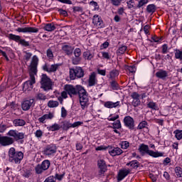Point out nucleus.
<instances>
[{
    "mask_svg": "<svg viewBox=\"0 0 182 182\" xmlns=\"http://www.w3.org/2000/svg\"><path fill=\"white\" fill-rule=\"evenodd\" d=\"M48 107H50V108L58 107V106H59V102L51 100L48 101Z\"/></svg>",
    "mask_w": 182,
    "mask_h": 182,
    "instance_id": "72a5a7b5",
    "label": "nucleus"
},
{
    "mask_svg": "<svg viewBox=\"0 0 182 182\" xmlns=\"http://www.w3.org/2000/svg\"><path fill=\"white\" fill-rule=\"evenodd\" d=\"M8 127L5 124H0V133H4Z\"/></svg>",
    "mask_w": 182,
    "mask_h": 182,
    "instance_id": "0e129e2a",
    "label": "nucleus"
},
{
    "mask_svg": "<svg viewBox=\"0 0 182 182\" xmlns=\"http://www.w3.org/2000/svg\"><path fill=\"white\" fill-rule=\"evenodd\" d=\"M14 143H15V140L14 139V138H11V136H0L1 146H3L4 147H6V146H11V144H14Z\"/></svg>",
    "mask_w": 182,
    "mask_h": 182,
    "instance_id": "1a4fd4ad",
    "label": "nucleus"
},
{
    "mask_svg": "<svg viewBox=\"0 0 182 182\" xmlns=\"http://www.w3.org/2000/svg\"><path fill=\"white\" fill-rule=\"evenodd\" d=\"M119 114H116V115H114V116H112V114L111 115H109V117L107 118V120L109 121V122H114L115 120H117V119H119Z\"/></svg>",
    "mask_w": 182,
    "mask_h": 182,
    "instance_id": "8fccbe9b",
    "label": "nucleus"
},
{
    "mask_svg": "<svg viewBox=\"0 0 182 182\" xmlns=\"http://www.w3.org/2000/svg\"><path fill=\"white\" fill-rule=\"evenodd\" d=\"M121 149L123 150H126L129 149V146H130V144L127 141H123L120 144Z\"/></svg>",
    "mask_w": 182,
    "mask_h": 182,
    "instance_id": "58836bf2",
    "label": "nucleus"
},
{
    "mask_svg": "<svg viewBox=\"0 0 182 182\" xmlns=\"http://www.w3.org/2000/svg\"><path fill=\"white\" fill-rule=\"evenodd\" d=\"M34 106L35 100L33 99L25 100L21 103V108L24 112H27V110H29L31 107H33Z\"/></svg>",
    "mask_w": 182,
    "mask_h": 182,
    "instance_id": "9b49d317",
    "label": "nucleus"
},
{
    "mask_svg": "<svg viewBox=\"0 0 182 182\" xmlns=\"http://www.w3.org/2000/svg\"><path fill=\"white\" fill-rule=\"evenodd\" d=\"M138 150L141 156H144L145 154H148L151 157H154V159H157L158 157H164V152H160L159 151H152L149 148V145H146L144 144H141L139 146Z\"/></svg>",
    "mask_w": 182,
    "mask_h": 182,
    "instance_id": "7ed1b4c3",
    "label": "nucleus"
},
{
    "mask_svg": "<svg viewBox=\"0 0 182 182\" xmlns=\"http://www.w3.org/2000/svg\"><path fill=\"white\" fill-rule=\"evenodd\" d=\"M97 166L100 168L98 171L99 176H103L106 171H107V166L106 165V162L103 159H100L97 161Z\"/></svg>",
    "mask_w": 182,
    "mask_h": 182,
    "instance_id": "4468645a",
    "label": "nucleus"
},
{
    "mask_svg": "<svg viewBox=\"0 0 182 182\" xmlns=\"http://www.w3.org/2000/svg\"><path fill=\"white\" fill-rule=\"evenodd\" d=\"M85 76V71L80 67H75L70 69V78L71 80H75L76 77L80 78Z\"/></svg>",
    "mask_w": 182,
    "mask_h": 182,
    "instance_id": "423d86ee",
    "label": "nucleus"
},
{
    "mask_svg": "<svg viewBox=\"0 0 182 182\" xmlns=\"http://www.w3.org/2000/svg\"><path fill=\"white\" fill-rule=\"evenodd\" d=\"M104 106L107 107V109H113V107H120V102L117 101L116 102H113L112 101H107L104 103Z\"/></svg>",
    "mask_w": 182,
    "mask_h": 182,
    "instance_id": "393cba45",
    "label": "nucleus"
},
{
    "mask_svg": "<svg viewBox=\"0 0 182 182\" xmlns=\"http://www.w3.org/2000/svg\"><path fill=\"white\" fill-rule=\"evenodd\" d=\"M175 174L178 178H180L182 176V168L180 166L175 167Z\"/></svg>",
    "mask_w": 182,
    "mask_h": 182,
    "instance_id": "a19ab883",
    "label": "nucleus"
},
{
    "mask_svg": "<svg viewBox=\"0 0 182 182\" xmlns=\"http://www.w3.org/2000/svg\"><path fill=\"white\" fill-rule=\"evenodd\" d=\"M53 117H55V113L48 112L39 117L38 120L39 123H43V124H44V123H46V120H52Z\"/></svg>",
    "mask_w": 182,
    "mask_h": 182,
    "instance_id": "a211bd4d",
    "label": "nucleus"
},
{
    "mask_svg": "<svg viewBox=\"0 0 182 182\" xmlns=\"http://www.w3.org/2000/svg\"><path fill=\"white\" fill-rule=\"evenodd\" d=\"M156 77L159 79H162V80H166V78L168 77V72L164 70H159L156 73Z\"/></svg>",
    "mask_w": 182,
    "mask_h": 182,
    "instance_id": "a878e982",
    "label": "nucleus"
},
{
    "mask_svg": "<svg viewBox=\"0 0 182 182\" xmlns=\"http://www.w3.org/2000/svg\"><path fill=\"white\" fill-rule=\"evenodd\" d=\"M36 137H37L38 139H40L41 137H42V136H43V132H42V130L38 129L37 131H36V132L34 133Z\"/></svg>",
    "mask_w": 182,
    "mask_h": 182,
    "instance_id": "3c124183",
    "label": "nucleus"
},
{
    "mask_svg": "<svg viewBox=\"0 0 182 182\" xmlns=\"http://www.w3.org/2000/svg\"><path fill=\"white\" fill-rule=\"evenodd\" d=\"M149 126V124L146 121L141 122L139 125L137 126V130H142V129H146Z\"/></svg>",
    "mask_w": 182,
    "mask_h": 182,
    "instance_id": "f704fd0d",
    "label": "nucleus"
},
{
    "mask_svg": "<svg viewBox=\"0 0 182 182\" xmlns=\"http://www.w3.org/2000/svg\"><path fill=\"white\" fill-rule=\"evenodd\" d=\"M43 29L47 31V32H52L56 29V26L53 23H47L45 25Z\"/></svg>",
    "mask_w": 182,
    "mask_h": 182,
    "instance_id": "c85d7f7f",
    "label": "nucleus"
},
{
    "mask_svg": "<svg viewBox=\"0 0 182 182\" xmlns=\"http://www.w3.org/2000/svg\"><path fill=\"white\" fill-rule=\"evenodd\" d=\"M92 23L95 26H97V28H102L103 26V21H102L100 17H99V15H95L93 16Z\"/></svg>",
    "mask_w": 182,
    "mask_h": 182,
    "instance_id": "5701e85b",
    "label": "nucleus"
},
{
    "mask_svg": "<svg viewBox=\"0 0 182 182\" xmlns=\"http://www.w3.org/2000/svg\"><path fill=\"white\" fill-rule=\"evenodd\" d=\"M36 99H38V100H46V96L43 95V93H38L36 95Z\"/></svg>",
    "mask_w": 182,
    "mask_h": 182,
    "instance_id": "864d4df0",
    "label": "nucleus"
},
{
    "mask_svg": "<svg viewBox=\"0 0 182 182\" xmlns=\"http://www.w3.org/2000/svg\"><path fill=\"white\" fill-rule=\"evenodd\" d=\"M124 124L126 127H129L131 130H134V119L130 116L124 118Z\"/></svg>",
    "mask_w": 182,
    "mask_h": 182,
    "instance_id": "dca6fc26",
    "label": "nucleus"
},
{
    "mask_svg": "<svg viewBox=\"0 0 182 182\" xmlns=\"http://www.w3.org/2000/svg\"><path fill=\"white\" fill-rule=\"evenodd\" d=\"M127 166H130L132 168H137L139 167V161L134 160L127 164Z\"/></svg>",
    "mask_w": 182,
    "mask_h": 182,
    "instance_id": "4c0bfd02",
    "label": "nucleus"
},
{
    "mask_svg": "<svg viewBox=\"0 0 182 182\" xmlns=\"http://www.w3.org/2000/svg\"><path fill=\"white\" fill-rule=\"evenodd\" d=\"M59 66H60V64L49 65L46 63L43 65V70L48 72V73H55L59 69Z\"/></svg>",
    "mask_w": 182,
    "mask_h": 182,
    "instance_id": "9d476101",
    "label": "nucleus"
},
{
    "mask_svg": "<svg viewBox=\"0 0 182 182\" xmlns=\"http://www.w3.org/2000/svg\"><path fill=\"white\" fill-rule=\"evenodd\" d=\"M74 48L70 45L65 44L62 46V50L64 53H66L68 56H70L73 53Z\"/></svg>",
    "mask_w": 182,
    "mask_h": 182,
    "instance_id": "b1692460",
    "label": "nucleus"
},
{
    "mask_svg": "<svg viewBox=\"0 0 182 182\" xmlns=\"http://www.w3.org/2000/svg\"><path fill=\"white\" fill-rule=\"evenodd\" d=\"M103 59H110V55L107 52H102Z\"/></svg>",
    "mask_w": 182,
    "mask_h": 182,
    "instance_id": "e2e57ef3",
    "label": "nucleus"
},
{
    "mask_svg": "<svg viewBox=\"0 0 182 182\" xmlns=\"http://www.w3.org/2000/svg\"><path fill=\"white\" fill-rule=\"evenodd\" d=\"M110 86L112 90H119V84L115 80L110 82Z\"/></svg>",
    "mask_w": 182,
    "mask_h": 182,
    "instance_id": "37998d69",
    "label": "nucleus"
},
{
    "mask_svg": "<svg viewBox=\"0 0 182 182\" xmlns=\"http://www.w3.org/2000/svg\"><path fill=\"white\" fill-rule=\"evenodd\" d=\"M56 153V146L49 145L44 150V154L46 156H52Z\"/></svg>",
    "mask_w": 182,
    "mask_h": 182,
    "instance_id": "4be33fe9",
    "label": "nucleus"
},
{
    "mask_svg": "<svg viewBox=\"0 0 182 182\" xmlns=\"http://www.w3.org/2000/svg\"><path fill=\"white\" fill-rule=\"evenodd\" d=\"M108 153L110 154V156L114 157L116 156H120L121 154H123V150L119 147H114L110 148L108 151Z\"/></svg>",
    "mask_w": 182,
    "mask_h": 182,
    "instance_id": "412c9836",
    "label": "nucleus"
},
{
    "mask_svg": "<svg viewBox=\"0 0 182 182\" xmlns=\"http://www.w3.org/2000/svg\"><path fill=\"white\" fill-rule=\"evenodd\" d=\"M97 83V77L96 73H92L88 79V86L90 87H92V86H96V84Z\"/></svg>",
    "mask_w": 182,
    "mask_h": 182,
    "instance_id": "aec40b11",
    "label": "nucleus"
},
{
    "mask_svg": "<svg viewBox=\"0 0 182 182\" xmlns=\"http://www.w3.org/2000/svg\"><path fill=\"white\" fill-rule=\"evenodd\" d=\"M61 127H62L60 126V124L58 123H54L53 124L47 127V129L48 132H58V130H60Z\"/></svg>",
    "mask_w": 182,
    "mask_h": 182,
    "instance_id": "cd10ccee",
    "label": "nucleus"
},
{
    "mask_svg": "<svg viewBox=\"0 0 182 182\" xmlns=\"http://www.w3.org/2000/svg\"><path fill=\"white\" fill-rule=\"evenodd\" d=\"M38 63H39V58L38 56L33 55L30 65V79L26 81L23 86V90L24 92H31L33 89V85L36 83L35 76L38 73Z\"/></svg>",
    "mask_w": 182,
    "mask_h": 182,
    "instance_id": "f257e3e1",
    "label": "nucleus"
},
{
    "mask_svg": "<svg viewBox=\"0 0 182 182\" xmlns=\"http://www.w3.org/2000/svg\"><path fill=\"white\" fill-rule=\"evenodd\" d=\"M74 55L76 58H80V55H82V50H80V48H75L74 50Z\"/></svg>",
    "mask_w": 182,
    "mask_h": 182,
    "instance_id": "603ef678",
    "label": "nucleus"
},
{
    "mask_svg": "<svg viewBox=\"0 0 182 182\" xmlns=\"http://www.w3.org/2000/svg\"><path fill=\"white\" fill-rule=\"evenodd\" d=\"M13 124L14 127H23L26 124V121L23 119H15L13 121Z\"/></svg>",
    "mask_w": 182,
    "mask_h": 182,
    "instance_id": "bb28decb",
    "label": "nucleus"
},
{
    "mask_svg": "<svg viewBox=\"0 0 182 182\" xmlns=\"http://www.w3.org/2000/svg\"><path fill=\"white\" fill-rule=\"evenodd\" d=\"M90 5H91V6L95 7V11H97V9H99V4H97V2L95 1H90Z\"/></svg>",
    "mask_w": 182,
    "mask_h": 182,
    "instance_id": "4d7b16f0",
    "label": "nucleus"
},
{
    "mask_svg": "<svg viewBox=\"0 0 182 182\" xmlns=\"http://www.w3.org/2000/svg\"><path fill=\"white\" fill-rule=\"evenodd\" d=\"M128 70L131 73H135L136 70V66H129V67H128Z\"/></svg>",
    "mask_w": 182,
    "mask_h": 182,
    "instance_id": "69168bd1",
    "label": "nucleus"
},
{
    "mask_svg": "<svg viewBox=\"0 0 182 182\" xmlns=\"http://www.w3.org/2000/svg\"><path fill=\"white\" fill-rule=\"evenodd\" d=\"M176 139L178 140H182V130L176 129L173 132Z\"/></svg>",
    "mask_w": 182,
    "mask_h": 182,
    "instance_id": "c9c22d12",
    "label": "nucleus"
},
{
    "mask_svg": "<svg viewBox=\"0 0 182 182\" xmlns=\"http://www.w3.org/2000/svg\"><path fill=\"white\" fill-rule=\"evenodd\" d=\"M175 58L179 60H182V50L176 49L175 50Z\"/></svg>",
    "mask_w": 182,
    "mask_h": 182,
    "instance_id": "ea45409f",
    "label": "nucleus"
},
{
    "mask_svg": "<svg viewBox=\"0 0 182 182\" xmlns=\"http://www.w3.org/2000/svg\"><path fill=\"white\" fill-rule=\"evenodd\" d=\"M68 116V111L65 109V107H61V117H66Z\"/></svg>",
    "mask_w": 182,
    "mask_h": 182,
    "instance_id": "6e6d98bb",
    "label": "nucleus"
},
{
    "mask_svg": "<svg viewBox=\"0 0 182 182\" xmlns=\"http://www.w3.org/2000/svg\"><path fill=\"white\" fill-rule=\"evenodd\" d=\"M112 129H122V123L120 122V120H117L115 122L112 124V127H111Z\"/></svg>",
    "mask_w": 182,
    "mask_h": 182,
    "instance_id": "c03bdc74",
    "label": "nucleus"
},
{
    "mask_svg": "<svg viewBox=\"0 0 182 182\" xmlns=\"http://www.w3.org/2000/svg\"><path fill=\"white\" fill-rule=\"evenodd\" d=\"M17 32L22 33H38L39 29L35 27H25V28H18L16 29Z\"/></svg>",
    "mask_w": 182,
    "mask_h": 182,
    "instance_id": "2eb2a0df",
    "label": "nucleus"
},
{
    "mask_svg": "<svg viewBox=\"0 0 182 182\" xmlns=\"http://www.w3.org/2000/svg\"><path fill=\"white\" fill-rule=\"evenodd\" d=\"M58 12L60 15H63V16H68V11L63 9H59Z\"/></svg>",
    "mask_w": 182,
    "mask_h": 182,
    "instance_id": "774afa93",
    "label": "nucleus"
},
{
    "mask_svg": "<svg viewBox=\"0 0 182 182\" xmlns=\"http://www.w3.org/2000/svg\"><path fill=\"white\" fill-rule=\"evenodd\" d=\"M81 124H83V122H75L73 124L68 122V121H65L63 122V126L62 128L63 130H69V129L70 128H75V127H79V126H80Z\"/></svg>",
    "mask_w": 182,
    "mask_h": 182,
    "instance_id": "ddd939ff",
    "label": "nucleus"
},
{
    "mask_svg": "<svg viewBox=\"0 0 182 182\" xmlns=\"http://www.w3.org/2000/svg\"><path fill=\"white\" fill-rule=\"evenodd\" d=\"M40 83L41 85V88L45 91L50 90L52 89V80H50V78L46 74L41 75Z\"/></svg>",
    "mask_w": 182,
    "mask_h": 182,
    "instance_id": "39448f33",
    "label": "nucleus"
},
{
    "mask_svg": "<svg viewBox=\"0 0 182 182\" xmlns=\"http://www.w3.org/2000/svg\"><path fill=\"white\" fill-rule=\"evenodd\" d=\"M46 55L49 60H52V59H53V52L52 51V49L48 48L46 51Z\"/></svg>",
    "mask_w": 182,
    "mask_h": 182,
    "instance_id": "a18cd8bd",
    "label": "nucleus"
},
{
    "mask_svg": "<svg viewBox=\"0 0 182 182\" xmlns=\"http://www.w3.org/2000/svg\"><path fill=\"white\" fill-rule=\"evenodd\" d=\"M156 5L154 4H149L146 6V11L149 14H154V12H156Z\"/></svg>",
    "mask_w": 182,
    "mask_h": 182,
    "instance_id": "473e14b6",
    "label": "nucleus"
},
{
    "mask_svg": "<svg viewBox=\"0 0 182 182\" xmlns=\"http://www.w3.org/2000/svg\"><path fill=\"white\" fill-rule=\"evenodd\" d=\"M117 76H119V71L117 70H113L109 73V79H114Z\"/></svg>",
    "mask_w": 182,
    "mask_h": 182,
    "instance_id": "79ce46f5",
    "label": "nucleus"
},
{
    "mask_svg": "<svg viewBox=\"0 0 182 182\" xmlns=\"http://www.w3.org/2000/svg\"><path fill=\"white\" fill-rule=\"evenodd\" d=\"M64 90L67 92L68 95L72 97V96H76V95H78L77 92V85H76L75 87H74L73 85H65L64 86Z\"/></svg>",
    "mask_w": 182,
    "mask_h": 182,
    "instance_id": "f8f14e48",
    "label": "nucleus"
},
{
    "mask_svg": "<svg viewBox=\"0 0 182 182\" xmlns=\"http://www.w3.org/2000/svg\"><path fill=\"white\" fill-rule=\"evenodd\" d=\"M143 31H144L145 35H149V31H150V25L146 24V26H144Z\"/></svg>",
    "mask_w": 182,
    "mask_h": 182,
    "instance_id": "13d9d810",
    "label": "nucleus"
},
{
    "mask_svg": "<svg viewBox=\"0 0 182 182\" xmlns=\"http://www.w3.org/2000/svg\"><path fill=\"white\" fill-rule=\"evenodd\" d=\"M50 167V161L48 159L44 160L41 164H38L36 168V174H42V172L46 171Z\"/></svg>",
    "mask_w": 182,
    "mask_h": 182,
    "instance_id": "6e6552de",
    "label": "nucleus"
},
{
    "mask_svg": "<svg viewBox=\"0 0 182 182\" xmlns=\"http://www.w3.org/2000/svg\"><path fill=\"white\" fill-rule=\"evenodd\" d=\"M126 50H127V46H122L117 50V55H123V53H124V52H126Z\"/></svg>",
    "mask_w": 182,
    "mask_h": 182,
    "instance_id": "e433bc0d",
    "label": "nucleus"
},
{
    "mask_svg": "<svg viewBox=\"0 0 182 182\" xmlns=\"http://www.w3.org/2000/svg\"><path fill=\"white\" fill-rule=\"evenodd\" d=\"M147 4H149V0H140L138 3L137 8H141L144 5H147Z\"/></svg>",
    "mask_w": 182,
    "mask_h": 182,
    "instance_id": "de8ad7c7",
    "label": "nucleus"
},
{
    "mask_svg": "<svg viewBox=\"0 0 182 182\" xmlns=\"http://www.w3.org/2000/svg\"><path fill=\"white\" fill-rule=\"evenodd\" d=\"M9 160L11 163H21L23 159V153L22 151H16L15 148L11 147L9 151Z\"/></svg>",
    "mask_w": 182,
    "mask_h": 182,
    "instance_id": "20e7f679",
    "label": "nucleus"
},
{
    "mask_svg": "<svg viewBox=\"0 0 182 182\" xmlns=\"http://www.w3.org/2000/svg\"><path fill=\"white\" fill-rule=\"evenodd\" d=\"M24 58L26 59V60L28 62L29 60V59H31V58H32V53H29L28 51H24Z\"/></svg>",
    "mask_w": 182,
    "mask_h": 182,
    "instance_id": "5fc2aeb1",
    "label": "nucleus"
},
{
    "mask_svg": "<svg viewBox=\"0 0 182 182\" xmlns=\"http://www.w3.org/2000/svg\"><path fill=\"white\" fill-rule=\"evenodd\" d=\"M146 105L149 109H151L152 110H159V107L157 106V104L153 101L147 102Z\"/></svg>",
    "mask_w": 182,
    "mask_h": 182,
    "instance_id": "2f4dec72",
    "label": "nucleus"
},
{
    "mask_svg": "<svg viewBox=\"0 0 182 182\" xmlns=\"http://www.w3.org/2000/svg\"><path fill=\"white\" fill-rule=\"evenodd\" d=\"M77 90L81 109L85 110L89 106V93H87V91L82 85H77Z\"/></svg>",
    "mask_w": 182,
    "mask_h": 182,
    "instance_id": "f03ea898",
    "label": "nucleus"
},
{
    "mask_svg": "<svg viewBox=\"0 0 182 182\" xmlns=\"http://www.w3.org/2000/svg\"><path fill=\"white\" fill-rule=\"evenodd\" d=\"M22 176L24 178H29L32 176V172L29 170L24 171Z\"/></svg>",
    "mask_w": 182,
    "mask_h": 182,
    "instance_id": "09e8293b",
    "label": "nucleus"
},
{
    "mask_svg": "<svg viewBox=\"0 0 182 182\" xmlns=\"http://www.w3.org/2000/svg\"><path fill=\"white\" fill-rule=\"evenodd\" d=\"M129 174H130L129 168L120 169L117 175V181H122V180H124V178H126Z\"/></svg>",
    "mask_w": 182,
    "mask_h": 182,
    "instance_id": "f3484780",
    "label": "nucleus"
},
{
    "mask_svg": "<svg viewBox=\"0 0 182 182\" xmlns=\"http://www.w3.org/2000/svg\"><path fill=\"white\" fill-rule=\"evenodd\" d=\"M9 39H10V41H14V42H16L17 43H19L21 37L20 36H16L15 34L10 33L9 34Z\"/></svg>",
    "mask_w": 182,
    "mask_h": 182,
    "instance_id": "c756f323",
    "label": "nucleus"
},
{
    "mask_svg": "<svg viewBox=\"0 0 182 182\" xmlns=\"http://www.w3.org/2000/svg\"><path fill=\"white\" fill-rule=\"evenodd\" d=\"M110 1L114 6H119L122 2L120 0H110Z\"/></svg>",
    "mask_w": 182,
    "mask_h": 182,
    "instance_id": "680f3d73",
    "label": "nucleus"
},
{
    "mask_svg": "<svg viewBox=\"0 0 182 182\" xmlns=\"http://www.w3.org/2000/svg\"><path fill=\"white\" fill-rule=\"evenodd\" d=\"M7 136H9L16 141L18 140H23L25 139V133L24 132H19V131L16 129H11L8 132Z\"/></svg>",
    "mask_w": 182,
    "mask_h": 182,
    "instance_id": "0eeeda50",
    "label": "nucleus"
},
{
    "mask_svg": "<svg viewBox=\"0 0 182 182\" xmlns=\"http://www.w3.org/2000/svg\"><path fill=\"white\" fill-rule=\"evenodd\" d=\"M168 52V46L167 44H164L162 46V53L166 54Z\"/></svg>",
    "mask_w": 182,
    "mask_h": 182,
    "instance_id": "052dcab7",
    "label": "nucleus"
},
{
    "mask_svg": "<svg viewBox=\"0 0 182 182\" xmlns=\"http://www.w3.org/2000/svg\"><path fill=\"white\" fill-rule=\"evenodd\" d=\"M82 56L84 59H86L87 60H92V59H93L94 57L93 54H92V53H90V50L84 52Z\"/></svg>",
    "mask_w": 182,
    "mask_h": 182,
    "instance_id": "7c9ffc66",
    "label": "nucleus"
},
{
    "mask_svg": "<svg viewBox=\"0 0 182 182\" xmlns=\"http://www.w3.org/2000/svg\"><path fill=\"white\" fill-rule=\"evenodd\" d=\"M131 97L133 99L132 105L134 107H137V106H140V95L139 93L134 92L131 95Z\"/></svg>",
    "mask_w": 182,
    "mask_h": 182,
    "instance_id": "6ab92c4d",
    "label": "nucleus"
},
{
    "mask_svg": "<svg viewBox=\"0 0 182 182\" xmlns=\"http://www.w3.org/2000/svg\"><path fill=\"white\" fill-rule=\"evenodd\" d=\"M82 11H83V9L80 6H74L73 7L74 12H82Z\"/></svg>",
    "mask_w": 182,
    "mask_h": 182,
    "instance_id": "338daca9",
    "label": "nucleus"
},
{
    "mask_svg": "<svg viewBox=\"0 0 182 182\" xmlns=\"http://www.w3.org/2000/svg\"><path fill=\"white\" fill-rule=\"evenodd\" d=\"M18 43L21 44L22 46H26H26H29V42L28 41H26L25 39L21 38V40H20Z\"/></svg>",
    "mask_w": 182,
    "mask_h": 182,
    "instance_id": "bf43d9fd",
    "label": "nucleus"
},
{
    "mask_svg": "<svg viewBox=\"0 0 182 182\" xmlns=\"http://www.w3.org/2000/svg\"><path fill=\"white\" fill-rule=\"evenodd\" d=\"M80 60H82V58L80 57H73L72 60L73 65H79L80 63Z\"/></svg>",
    "mask_w": 182,
    "mask_h": 182,
    "instance_id": "49530a36",
    "label": "nucleus"
}]
</instances>
